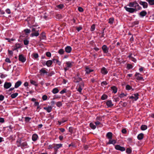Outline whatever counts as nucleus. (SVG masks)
<instances>
[{
    "label": "nucleus",
    "mask_w": 154,
    "mask_h": 154,
    "mask_svg": "<svg viewBox=\"0 0 154 154\" xmlns=\"http://www.w3.org/2000/svg\"><path fill=\"white\" fill-rule=\"evenodd\" d=\"M128 6L131 7L137 8V10H140L141 9V7L139 6L138 4L136 1L130 2Z\"/></svg>",
    "instance_id": "obj_1"
},
{
    "label": "nucleus",
    "mask_w": 154,
    "mask_h": 154,
    "mask_svg": "<svg viewBox=\"0 0 154 154\" xmlns=\"http://www.w3.org/2000/svg\"><path fill=\"white\" fill-rule=\"evenodd\" d=\"M74 63L72 61H67L65 63L66 64V66L64 68V69L65 72L68 70L69 68H71L72 66Z\"/></svg>",
    "instance_id": "obj_2"
},
{
    "label": "nucleus",
    "mask_w": 154,
    "mask_h": 154,
    "mask_svg": "<svg viewBox=\"0 0 154 154\" xmlns=\"http://www.w3.org/2000/svg\"><path fill=\"white\" fill-rule=\"evenodd\" d=\"M124 8L127 11L130 13H133L137 10V8H128L126 6H125Z\"/></svg>",
    "instance_id": "obj_3"
},
{
    "label": "nucleus",
    "mask_w": 154,
    "mask_h": 154,
    "mask_svg": "<svg viewBox=\"0 0 154 154\" xmlns=\"http://www.w3.org/2000/svg\"><path fill=\"white\" fill-rule=\"evenodd\" d=\"M138 94L136 93L133 94L131 96L129 97V98L132 99L135 101H136L138 98Z\"/></svg>",
    "instance_id": "obj_4"
},
{
    "label": "nucleus",
    "mask_w": 154,
    "mask_h": 154,
    "mask_svg": "<svg viewBox=\"0 0 154 154\" xmlns=\"http://www.w3.org/2000/svg\"><path fill=\"white\" fill-rule=\"evenodd\" d=\"M62 144H54L53 146V147L54 148V151H57L58 149L61 147L62 146Z\"/></svg>",
    "instance_id": "obj_5"
},
{
    "label": "nucleus",
    "mask_w": 154,
    "mask_h": 154,
    "mask_svg": "<svg viewBox=\"0 0 154 154\" xmlns=\"http://www.w3.org/2000/svg\"><path fill=\"white\" fill-rule=\"evenodd\" d=\"M28 144L26 142H24L21 144L20 142H19V143L18 144L17 146L19 147L21 146L22 148H25L27 147Z\"/></svg>",
    "instance_id": "obj_6"
},
{
    "label": "nucleus",
    "mask_w": 154,
    "mask_h": 154,
    "mask_svg": "<svg viewBox=\"0 0 154 154\" xmlns=\"http://www.w3.org/2000/svg\"><path fill=\"white\" fill-rule=\"evenodd\" d=\"M135 76L136 77V79L139 81L143 80V77L142 76L141 74L139 73L136 72L135 74Z\"/></svg>",
    "instance_id": "obj_7"
},
{
    "label": "nucleus",
    "mask_w": 154,
    "mask_h": 154,
    "mask_svg": "<svg viewBox=\"0 0 154 154\" xmlns=\"http://www.w3.org/2000/svg\"><path fill=\"white\" fill-rule=\"evenodd\" d=\"M12 85L11 83L10 82H5L4 85V87L5 89L9 88Z\"/></svg>",
    "instance_id": "obj_8"
},
{
    "label": "nucleus",
    "mask_w": 154,
    "mask_h": 154,
    "mask_svg": "<svg viewBox=\"0 0 154 154\" xmlns=\"http://www.w3.org/2000/svg\"><path fill=\"white\" fill-rule=\"evenodd\" d=\"M115 148L116 149L121 151H124L125 150V148L124 147L121 146L119 145H116Z\"/></svg>",
    "instance_id": "obj_9"
},
{
    "label": "nucleus",
    "mask_w": 154,
    "mask_h": 154,
    "mask_svg": "<svg viewBox=\"0 0 154 154\" xmlns=\"http://www.w3.org/2000/svg\"><path fill=\"white\" fill-rule=\"evenodd\" d=\"M19 60L20 61L24 63L26 60V58L25 57L23 54H20L19 56Z\"/></svg>",
    "instance_id": "obj_10"
},
{
    "label": "nucleus",
    "mask_w": 154,
    "mask_h": 154,
    "mask_svg": "<svg viewBox=\"0 0 154 154\" xmlns=\"http://www.w3.org/2000/svg\"><path fill=\"white\" fill-rule=\"evenodd\" d=\"M103 52L105 53H107L109 51V48L106 45H104L102 48Z\"/></svg>",
    "instance_id": "obj_11"
},
{
    "label": "nucleus",
    "mask_w": 154,
    "mask_h": 154,
    "mask_svg": "<svg viewBox=\"0 0 154 154\" xmlns=\"http://www.w3.org/2000/svg\"><path fill=\"white\" fill-rule=\"evenodd\" d=\"M139 4L143 6V8H147L148 7V4L146 2L140 1L139 2Z\"/></svg>",
    "instance_id": "obj_12"
},
{
    "label": "nucleus",
    "mask_w": 154,
    "mask_h": 154,
    "mask_svg": "<svg viewBox=\"0 0 154 154\" xmlns=\"http://www.w3.org/2000/svg\"><path fill=\"white\" fill-rule=\"evenodd\" d=\"M85 71L86 74H89L91 72H92L94 71L93 69H90L88 66H86L85 67Z\"/></svg>",
    "instance_id": "obj_13"
},
{
    "label": "nucleus",
    "mask_w": 154,
    "mask_h": 154,
    "mask_svg": "<svg viewBox=\"0 0 154 154\" xmlns=\"http://www.w3.org/2000/svg\"><path fill=\"white\" fill-rule=\"evenodd\" d=\"M106 103L108 107H111L113 106V104L111 100L107 101Z\"/></svg>",
    "instance_id": "obj_14"
},
{
    "label": "nucleus",
    "mask_w": 154,
    "mask_h": 154,
    "mask_svg": "<svg viewBox=\"0 0 154 154\" xmlns=\"http://www.w3.org/2000/svg\"><path fill=\"white\" fill-rule=\"evenodd\" d=\"M72 50V48L70 46H67L65 48V51L68 53H71Z\"/></svg>",
    "instance_id": "obj_15"
},
{
    "label": "nucleus",
    "mask_w": 154,
    "mask_h": 154,
    "mask_svg": "<svg viewBox=\"0 0 154 154\" xmlns=\"http://www.w3.org/2000/svg\"><path fill=\"white\" fill-rule=\"evenodd\" d=\"M81 85H79V87L77 88V91H78L80 93L82 91V87L84 86V84L83 83H81Z\"/></svg>",
    "instance_id": "obj_16"
},
{
    "label": "nucleus",
    "mask_w": 154,
    "mask_h": 154,
    "mask_svg": "<svg viewBox=\"0 0 154 154\" xmlns=\"http://www.w3.org/2000/svg\"><path fill=\"white\" fill-rule=\"evenodd\" d=\"M101 72L102 74L105 75L107 73L108 71L104 67H103L101 70Z\"/></svg>",
    "instance_id": "obj_17"
},
{
    "label": "nucleus",
    "mask_w": 154,
    "mask_h": 154,
    "mask_svg": "<svg viewBox=\"0 0 154 154\" xmlns=\"http://www.w3.org/2000/svg\"><path fill=\"white\" fill-rule=\"evenodd\" d=\"M43 109L46 110L48 112H50L52 110V107L51 106H48L47 107H44Z\"/></svg>",
    "instance_id": "obj_18"
},
{
    "label": "nucleus",
    "mask_w": 154,
    "mask_h": 154,
    "mask_svg": "<svg viewBox=\"0 0 154 154\" xmlns=\"http://www.w3.org/2000/svg\"><path fill=\"white\" fill-rule=\"evenodd\" d=\"M38 137V135L35 134H33L32 137V139L33 141H36Z\"/></svg>",
    "instance_id": "obj_19"
},
{
    "label": "nucleus",
    "mask_w": 154,
    "mask_h": 154,
    "mask_svg": "<svg viewBox=\"0 0 154 154\" xmlns=\"http://www.w3.org/2000/svg\"><path fill=\"white\" fill-rule=\"evenodd\" d=\"M20 47V44L19 43H17L15 44V45L13 47V50H16L18 48H19Z\"/></svg>",
    "instance_id": "obj_20"
},
{
    "label": "nucleus",
    "mask_w": 154,
    "mask_h": 154,
    "mask_svg": "<svg viewBox=\"0 0 154 154\" xmlns=\"http://www.w3.org/2000/svg\"><path fill=\"white\" fill-rule=\"evenodd\" d=\"M22 82L20 81H18L15 84L14 87L15 88H18L21 84Z\"/></svg>",
    "instance_id": "obj_21"
},
{
    "label": "nucleus",
    "mask_w": 154,
    "mask_h": 154,
    "mask_svg": "<svg viewBox=\"0 0 154 154\" xmlns=\"http://www.w3.org/2000/svg\"><path fill=\"white\" fill-rule=\"evenodd\" d=\"M112 133L111 132H109L106 134V137L109 140L112 139Z\"/></svg>",
    "instance_id": "obj_22"
},
{
    "label": "nucleus",
    "mask_w": 154,
    "mask_h": 154,
    "mask_svg": "<svg viewBox=\"0 0 154 154\" xmlns=\"http://www.w3.org/2000/svg\"><path fill=\"white\" fill-rule=\"evenodd\" d=\"M111 90L112 91V92L115 94L117 92V88L114 86H112L111 87Z\"/></svg>",
    "instance_id": "obj_23"
},
{
    "label": "nucleus",
    "mask_w": 154,
    "mask_h": 154,
    "mask_svg": "<svg viewBox=\"0 0 154 154\" xmlns=\"http://www.w3.org/2000/svg\"><path fill=\"white\" fill-rule=\"evenodd\" d=\"M144 134L143 133L139 134L137 137V139L139 140H141L143 138Z\"/></svg>",
    "instance_id": "obj_24"
},
{
    "label": "nucleus",
    "mask_w": 154,
    "mask_h": 154,
    "mask_svg": "<svg viewBox=\"0 0 154 154\" xmlns=\"http://www.w3.org/2000/svg\"><path fill=\"white\" fill-rule=\"evenodd\" d=\"M53 63L52 61L51 60H48L46 63V65L48 67L51 66Z\"/></svg>",
    "instance_id": "obj_25"
},
{
    "label": "nucleus",
    "mask_w": 154,
    "mask_h": 154,
    "mask_svg": "<svg viewBox=\"0 0 154 154\" xmlns=\"http://www.w3.org/2000/svg\"><path fill=\"white\" fill-rule=\"evenodd\" d=\"M39 33H38V31H37L36 32H33L30 35L32 37H33L34 36H37L39 35Z\"/></svg>",
    "instance_id": "obj_26"
},
{
    "label": "nucleus",
    "mask_w": 154,
    "mask_h": 154,
    "mask_svg": "<svg viewBox=\"0 0 154 154\" xmlns=\"http://www.w3.org/2000/svg\"><path fill=\"white\" fill-rule=\"evenodd\" d=\"M59 91V90L57 88H54L52 91V92L54 94H56L58 93Z\"/></svg>",
    "instance_id": "obj_27"
},
{
    "label": "nucleus",
    "mask_w": 154,
    "mask_h": 154,
    "mask_svg": "<svg viewBox=\"0 0 154 154\" xmlns=\"http://www.w3.org/2000/svg\"><path fill=\"white\" fill-rule=\"evenodd\" d=\"M116 141L115 140H112V139L109 140V141L108 143V144H113L116 143Z\"/></svg>",
    "instance_id": "obj_28"
},
{
    "label": "nucleus",
    "mask_w": 154,
    "mask_h": 154,
    "mask_svg": "<svg viewBox=\"0 0 154 154\" xmlns=\"http://www.w3.org/2000/svg\"><path fill=\"white\" fill-rule=\"evenodd\" d=\"M148 2L150 5H154V0H146Z\"/></svg>",
    "instance_id": "obj_29"
},
{
    "label": "nucleus",
    "mask_w": 154,
    "mask_h": 154,
    "mask_svg": "<svg viewBox=\"0 0 154 154\" xmlns=\"http://www.w3.org/2000/svg\"><path fill=\"white\" fill-rule=\"evenodd\" d=\"M140 14L141 16L142 17H144L147 14V13L145 11H142L140 13Z\"/></svg>",
    "instance_id": "obj_30"
},
{
    "label": "nucleus",
    "mask_w": 154,
    "mask_h": 154,
    "mask_svg": "<svg viewBox=\"0 0 154 154\" xmlns=\"http://www.w3.org/2000/svg\"><path fill=\"white\" fill-rule=\"evenodd\" d=\"M90 126L91 128L93 130L95 129L96 128V125H94L92 123H91L90 124Z\"/></svg>",
    "instance_id": "obj_31"
},
{
    "label": "nucleus",
    "mask_w": 154,
    "mask_h": 154,
    "mask_svg": "<svg viewBox=\"0 0 154 154\" xmlns=\"http://www.w3.org/2000/svg\"><path fill=\"white\" fill-rule=\"evenodd\" d=\"M39 72L41 73V74L42 73L45 74L47 73V71L45 69H42L40 70Z\"/></svg>",
    "instance_id": "obj_32"
},
{
    "label": "nucleus",
    "mask_w": 154,
    "mask_h": 154,
    "mask_svg": "<svg viewBox=\"0 0 154 154\" xmlns=\"http://www.w3.org/2000/svg\"><path fill=\"white\" fill-rule=\"evenodd\" d=\"M18 94L17 93L13 94L11 95V97L12 98H14L18 96Z\"/></svg>",
    "instance_id": "obj_33"
},
{
    "label": "nucleus",
    "mask_w": 154,
    "mask_h": 154,
    "mask_svg": "<svg viewBox=\"0 0 154 154\" xmlns=\"http://www.w3.org/2000/svg\"><path fill=\"white\" fill-rule=\"evenodd\" d=\"M147 129V126L145 125H143L141 127V129L142 130H145Z\"/></svg>",
    "instance_id": "obj_34"
},
{
    "label": "nucleus",
    "mask_w": 154,
    "mask_h": 154,
    "mask_svg": "<svg viewBox=\"0 0 154 154\" xmlns=\"http://www.w3.org/2000/svg\"><path fill=\"white\" fill-rule=\"evenodd\" d=\"M29 41L27 39H25L23 40L24 44L25 45H27L29 43Z\"/></svg>",
    "instance_id": "obj_35"
},
{
    "label": "nucleus",
    "mask_w": 154,
    "mask_h": 154,
    "mask_svg": "<svg viewBox=\"0 0 154 154\" xmlns=\"http://www.w3.org/2000/svg\"><path fill=\"white\" fill-rule=\"evenodd\" d=\"M64 50L63 49H60L58 51V53L62 55L64 54Z\"/></svg>",
    "instance_id": "obj_36"
},
{
    "label": "nucleus",
    "mask_w": 154,
    "mask_h": 154,
    "mask_svg": "<svg viewBox=\"0 0 154 154\" xmlns=\"http://www.w3.org/2000/svg\"><path fill=\"white\" fill-rule=\"evenodd\" d=\"M108 97V96L106 94H103V95L101 97V99L102 100H105Z\"/></svg>",
    "instance_id": "obj_37"
},
{
    "label": "nucleus",
    "mask_w": 154,
    "mask_h": 154,
    "mask_svg": "<svg viewBox=\"0 0 154 154\" xmlns=\"http://www.w3.org/2000/svg\"><path fill=\"white\" fill-rule=\"evenodd\" d=\"M132 89V87L130 86L129 85H127L126 86V89L128 90H131Z\"/></svg>",
    "instance_id": "obj_38"
},
{
    "label": "nucleus",
    "mask_w": 154,
    "mask_h": 154,
    "mask_svg": "<svg viewBox=\"0 0 154 154\" xmlns=\"http://www.w3.org/2000/svg\"><path fill=\"white\" fill-rule=\"evenodd\" d=\"M23 31L26 34H29L30 32V30L28 29H25Z\"/></svg>",
    "instance_id": "obj_39"
},
{
    "label": "nucleus",
    "mask_w": 154,
    "mask_h": 154,
    "mask_svg": "<svg viewBox=\"0 0 154 154\" xmlns=\"http://www.w3.org/2000/svg\"><path fill=\"white\" fill-rule=\"evenodd\" d=\"M77 79L75 80H74V81L75 82H79L82 80V79L79 77H77Z\"/></svg>",
    "instance_id": "obj_40"
},
{
    "label": "nucleus",
    "mask_w": 154,
    "mask_h": 154,
    "mask_svg": "<svg viewBox=\"0 0 154 154\" xmlns=\"http://www.w3.org/2000/svg\"><path fill=\"white\" fill-rule=\"evenodd\" d=\"M56 105L57 106L60 107L62 106V104L61 102L59 101L56 103Z\"/></svg>",
    "instance_id": "obj_41"
},
{
    "label": "nucleus",
    "mask_w": 154,
    "mask_h": 154,
    "mask_svg": "<svg viewBox=\"0 0 154 154\" xmlns=\"http://www.w3.org/2000/svg\"><path fill=\"white\" fill-rule=\"evenodd\" d=\"M64 7V5L63 4L59 5L57 6V8L60 9H62Z\"/></svg>",
    "instance_id": "obj_42"
},
{
    "label": "nucleus",
    "mask_w": 154,
    "mask_h": 154,
    "mask_svg": "<svg viewBox=\"0 0 154 154\" xmlns=\"http://www.w3.org/2000/svg\"><path fill=\"white\" fill-rule=\"evenodd\" d=\"M132 151L131 149L129 148H127L126 149V152L128 154H129Z\"/></svg>",
    "instance_id": "obj_43"
},
{
    "label": "nucleus",
    "mask_w": 154,
    "mask_h": 154,
    "mask_svg": "<svg viewBox=\"0 0 154 154\" xmlns=\"http://www.w3.org/2000/svg\"><path fill=\"white\" fill-rule=\"evenodd\" d=\"M114 19L113 18H110L109 20L108 23L110 24H112L114 21Z\"/></svg>",
    "instance_id": "obj_44"
},
{
    "label": "nucleus",
    "mask_w": 154,
    "mask_h": 154,
    "mask_svg": "<svg viewBox=\"0 0 154 154\" xmlns=\"http://www.w3.org/2000/svg\"><path fill=\"white\" fill-rule=\"evenodd\" d=\"M25 121L26 122H28L31 119V118L29 117H25Z\"/></svg>",
    "instance_id": "obj_45"
},
{
    "label": "nucleus",
    "mask_w": 154,
    "mask_h": 154,
    "mask_svg": "<svg viewBox=\"0 0 154 154\" xmlns=\"http://www.w3.org/2000/svg\"><path fill=\"white\" fill-rule=\"evenodd\" d=\"M127 94H125L123 93L120 94L119 97L121 98H123L125 97L126 96Z\"/></svg>",
    "instance_id": "obj_46"
},
{
    "label": "nucleus",
    "mask_w": 154,
    "mask_h": 154,
    "mask_svg": "<svg viewBox=\"0 0 154 154\" xmlns=\"http://www.w3.org/2000/svg\"><path fill=\"white\" fill-rule=\"evenodd\" d=\"M73 128L72 127H70L69 128V131L71 134L73 132Z\"/></svg>",
    "instance_id": "obj_47"
},
{
    "label": "nucleus",
    "mask_w": 154,
    "mask_h": 154,
    "mask_svg": "<svg viewBox=\"0 0 154 154\" xmlns=\"http://www.w3.org/2000/svg\"><path fill=\"white\" fill-rule=\"evenodd\" d=\"M133 68V66L130 64H128L127 65V68L128 69H132Z\"/></svg>",
    "instance_id": "obj_48"
},
{
    "label": "nucleus",
    "mask_w": 154,
    "mask_h": 154,
    "mask_svg": "<svg viewBox=\"0 0 154 154\" xmlns=\"http://www.w3.org/2000/svg\"><path fill=\"white\" fill-rule=\"evenodd\" d=\"M95 29V24H93L91 27V31H94Z\"/></svg>",
    "instance_id": "obj_49"
},
{
    "label": "nucleus",
    "mask_w": 154,
    "mask_h": 154,
    "mask_svg": "<svg viewBox=\"0 0 154 154\" xmlns=\"http://www.w3.org/2000/svg\"><path fill=\"white\" fill-rule=\"evenodd\" d=\"M48 97L46 95H44L42 97V99L43 100H45L47 99Z\"/></svg>",
    "instance_id": "obj_50"
},
{
    "label": "nucleus",
    "mask_w": 154,
    "mask_h": 154,
    "mask_svg": "<svg viewBox=\"0 0 154 154\" xmlns=\"http://www.w3.org/2000/svg\"><path fill=\"white\" fill-rule=\"evenodd\" d=\"M46 55L48 57H51V54L50 52H47L46 53Z\"/></svg>",
    "instance_id": "obj_51"
},
{
    "label": "nucleus",
    "mask_w": 154,
    "mask_h": 154,
    "mask_svg": "<svg viewBox=\"0 0 154 154\" xmlns=\"http://www.w3.org/2000/svg\"><path fill=\"white\" fill-rule=\"evenodd\" d=\"M107 83L106 81H103L101 83V85L102 86L106 85H107Z\"/></svg>",
    "instance_id": "obj_52"
},
{
    "label": "nucleus",
    "mask_w": 154,
    "mask_h": 154,
    "mask_svg": "<svg viewBox=\"0 0 154 154\" xmlns=\"http://www.w3.org/2000/svg\"><path fill=\"white\" fill-rule=\"evenodd\" d=\"M33 57L35 59H37L38 57V54L37 53L34 54H33Z\"/></svg>",
    "instance_id": "obj_53"
},
{
    "label": "nucleus",
    "mask_w": 154,
    "mask_h": 154,
    "mask_svg": "<svg viewBox=\"0 0 154 154\" xmlns=\"http://www.w3.org/2000/svg\"><path fill=\"white\" fill-rule=\"evenodd\" d=\"M5 61L6 62H7V63H11V61L10 60V59L9 58H7L5 60Z\"/></svg>",
    "instance_id": "obj_54"
},
{
    "label": "nucleus",
    "mask_w": 154,
    "mask_h": 154,
    "mask_svg": "<svg viewBox=\"0 0 154 154\" xmlns=\"http://www.w3.org/2000/svg\"><path fill=\"white\" fill-rule=\"evenodd\" d=\"M78 10L80 12H82L83 11V9L81 7H79L78 8Z\"/></svg>",
    "instance_id": "obj_55"
},
{
    "label": "nucleus",
    "mask_w": 154,
    "mask_h": 154,
    "mask_svg": "<svg viewBox=\"0 0 154 154\" xmlns=\"http://www.w3.org/2000/svg\"><path fill=\"white\" fill-rule=\"evenodd\" d=\"M66 89H64L60 91V93L61 94H63L66 92Z\"/></svg>",
    "instance_id": "obj_56"
},
{
    "label": "nucleus",
    "mask_w": 154,
    "mask_h": 154,
    "mask_svg": "<svg viewBox=\"0 0 154 154\" xmlns=\"http://www.w3.org/2000/svg\"><path fill=\"white\" fill-rule=\"evenodd\" d=\"M122 132L123 134H126L127 133V131L125 129H123L122 131Z\"/></svg>",
    "instance_id": "obj_57"
},
{
    "label": "nucleus",
    "mask_w": 154,
    "mask_h": 154,
    "mask_svg": "<svg viewBox=\"0 0 154 154\" xmlns=\"http://www.w3.org/2000/svg\"><path fill=\"white\" fill-rule=\"evenodd\" d=\"M4 98V97L3 95H0V100L2 101L3 100Z\"/></svg>",
    "instance_id": "obj_58"
},
{
    "label": "nucleus",
    "mask_w": 154,
    "mask_h": 154,
    "mask_svg": "<svg viewBox=\"0 0 154 154\" xmlns=\"http://www.w3.org/2000/svg\"><path fill=\"white\" fill-rule=\"evenodd\" d=\"M30 83L31 84H33V85H36V82L35 81H33V80H31L30 81Z\"/></svg>",
    "instance_id": "obj_59"
},
{
    "label": "nucleus",
    "mask_w": 154,
    "mask_h": 154,
    "mask_svg": "<svg viewBox=\"0 0 154 154\" xmlns=\"http://www.w3.org/2000/svg\"><path fill=\"white\" fill-rule=\"evenodd\" d=\"M6 39L8 40L9 42H11V41H14L15 40V39L13 38L10 39L9 38H6Z\"/></svg>",
    "instance_id": "obj_60"
},
{
    "label": "nucleus",
    "mask_w": 154,
    "mask_h": 154,
    "mask_svg": "<svg viewBox=\"0 0 154 154\" xmlns=\"http://www.w3.org/2000/svg\"><path fill=\"white\" fill-rule=\"evenodd\" d=\"M6 12L8 14H9L11 13V11L9 9H7L6 11Z\"/></svg>",
    "instance_id": "obj_61"
},
{
    "label": "nucleus",
    "mask_w": 154,
    "mask_h": 154,
    "mask_svg": "<svg viewBox=\"0 0 154 154\" xmlns=\"http://www.w3.org/2000/svg\"><path fill=\"white\" fill-rule=\"evenodd\" d=\"M95 123L96 126H98L101 124V123L98 121L96 122Z\"/></svg>",
    "instance_id": "obj_62"
},
{
    "label": "nucleus",
    "mask_w": 154,
    "mask_h": 154,
    "mask_svg": "<svg viewBox=\"0 0 154 154\" xmlns=\"http://www.w3.org/2000/svg\"><path fill=\"white\" fill-rule=\"evenodd\" d=\"M39 105V103L38 102L35 101L34 102V105L35 106H38Z\"/></svg>",
    "instance_id": "obj_63"
},
{
    "label": "nucleus",
    "mask_w": 154,
    "mask_h": 154,
    "mask_svg": "<svg viewBox=\"0 0 154 154\" xmlns=\"http://www.w3.org/2000/svg\"><path fill=\"white\" fill-rule=\"evenodd\" d=\"M131 60L132 61L134 62V63H136L137 61L133 57L132 58H131Z\"/></svg>",
    "instance_id": "obj_64"
}]
</instances>
